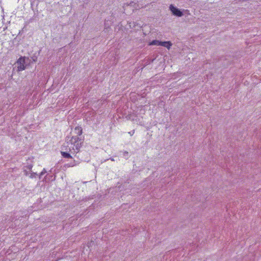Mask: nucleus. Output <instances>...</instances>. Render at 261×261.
I'll return each mask as SVG.
<instances>
[{
  "label": "nucleus",
  "instance_id": "nucleus-1",
  "mask_svg": "<svg viewBox=\"0 0 261 261\" xmlns=\"http://www.w3.org/2000/svg\"><path fill=\"white\" fill-rule=\"evenodd\" d=\"M66 141H67V143L68 142H70L71 144H73L75 148V149L76 150V152H78L80 151L81 147L83 145L84 142V138L78 136H72L71 138L69 136H67L66 138Z\"/></svg>",
  "mask_w": 261,
  "mask_h": 261
},
{
  "label": "nucleus",
  "instance_id": "nucleus-2",
  "mask_svg": "<svg viewBox=\"0 0 261 261\" xmlns=\"http://www.w3.org/2000/svg\"><path fill=\"white\" fill-rule=\"evenodd\" d=\"M169 10L171 11L172 14L177 17H181L184 15L182 12L178 8L174 7L173 5H170Z\"/></svg>",
  "mask_w": 261,
  "mask_h": 261
},
{
  "label": "nucleus",
  "instance_id": "nucleus-3",
  "mask_svg": "<svg viewBox=\"0 0 261 261\" xmlns=\"http://www.w3.org/2000/svg\"><path fill=\"white\" fill-rule=\"evenodd\" d=\"M25 62L24 57H21L18 59L17 61L18 71H21L25 69Z\"/></svg>",
  "mask_w": 261,
  "mask_h": 261
},
{
  "label": "nucleus",
  "instance_id": "nucleus-4",
  "mask_svg": "<svg viewBox=\"0 0 261 261\" xmlns=\"http://www.w3.org/2000/svg\"><path fill=\"white\" fill-rule=\"evenodd\" d=\"M71 149L69 148V150H67V151H61V153L62 156L64 158L71 159L72 156L69 153V152L71 151Z\"/></svg>",
  "mask_w": 261,
  "mask_h": 261
},
{
  "label": "nucleus",
  "instance_id": "nucleus-5",
  "mask_svg": "<svg viewBox=\"0 0 261 261\" xmlns=\"http://www.w3.org/2000/svg\"><path fill=\"white\" fill-rule=\"evenodd\" d=\"M172 43L170 41H161L160 46H164L169 49L172 46Z\"/></svg>",
  "mask_w": 261,
  "mask_h": 261
},
{
  "label": "nucleus",
  "instance_id": "nucleus-6",
  "mask_svg": "<svg viewBox=\"0 0 261 261\" xmlns=\"http://www.w3.org/2000/svg\"><path fill=\"white\" fill-rule=\"evenodd\" d=\"M74 132L76 134V136H81L83 133V130L81 127L76 126L74 128Z\"/></svg>",
  "mask_w": 261,
  "mask_h": 261
},
{
  "label": "nucleus",
  "instance_id": "nucleus-7",
  "mask_svg": "<svg viewBox=\"0 0 261 261\" xmlns=\"http://www.w3.org/2000/svg\"><path fill=\"white\" fill-rule=\"evenodd\" d=\"M161 42V41H160L154 40H153L152 42H151L149 44L151 45H158V46L160 45V46Z\"/></svg>",
  "mask_w": 261,
  "mask_h": 261
},
{
  "label": "nucleus",
  "instance_id": "nucleus-8",
  "mask_svg": "<svg viewBox=\"0 0 261 261\" xmlns=\"http://www.w3.org/2000/svg\"><path fill=\"white\" fill-rule=\"evenodd\" d=\"M61 148H62V150H65V151H67V150H69V148H68L67 145H62Z\"/></svg>",
  "mask_w": 261,
  "mask_h": 261
},
{
  "label": "nucleus",
  "instance_id": "nucleus-9",
  "mask_svg": "<svg viewBox=\"0 0 261 261\" xmlns=\"http://www.w3.org/2000/svg\"><path fill=\"white\" fill-rule=\"evenodd\" d=\"M45 173H46V171L45 169H43V170L42 171V172L40 173L39 176V179H41V176L44 174Z\"/></svg>",
  "mask_w": 261,
  "mask_h": 261
},
{
  "label": "nucleus",
  "instance_id": "nucleus-10",
  "mask_svg": "<svg viewBox=\"0 0 261 261\" xmlns=\"http://www.w3.org/2000/svg\"><path fill=\"white\" fill-rule=\"evenodd\" d=\"M36 175H37L36 173H34V172L32 173L31 175H30V177L31 178L35 177H36Z\"/></svg>",
  "mask_w": 261,
  "mask_h": 261
},
{
  "label": "nucleus",
  "instance_id": "nucleus-11",
  "mask_svg": "<svg viewBox=\"0 0 261 261\" xmlns=\"http://www.w3.org/2000/svg\"><path fill=\"white\" fill-rule=\"evenodd\" d=\"M135 133V130H132L131 132H128V134L130 135V136H133Z\"/></svg>",
  "mask_w": 261,
  "mask_h": 261
},
{
  "label": "nucleus",
  "instance_id": "nucleus-12",
  "mask_svg": "<svg viewBox=\"0 0 261 261\" xmlns=\"http://www.w3.org/2000/svg\"><path fill=\"white\" fill-rule=\"evenodd\" d=\"M27 167L29 170H31L32 168V167H33V165L32 164L28 165Z\"/></svg>",
  "mask_w": 261,
  "mask_h": 261
},
{
  "label": "nucleus",
  "instance_id": "nucleus-13",
  "mask_svg": "<svg viewBox=\"0 0 261 261\" xmlns=\"http://www.w3.org/2000/svg\"><path fill=\"white\" fill-rule=\"evenodd\" d=\"M74 162L75 161H74L72 163H70L69 166H70V167H73L74 166H75V164L74 163Z\"/></svg>",
  "mask_w": 261,
  "mask_h": 261
},
{
  "label": "nucleus",
  "instance_id": "nucleus-14",
  "mask_svg": "<svg viewBox=\"0 0 261 261\" xmlns=\"http://www.w3.org/2000/svg\"><path fill=\"white\" fill-rule=\"evenodd\" d=\"M128 152H127V151H124V152H123V155H124V156H125L126 155H127V154H128Z\"/></svg>",
  "mask_w": 261,
  "mask_h": 261
}]
</instances>
